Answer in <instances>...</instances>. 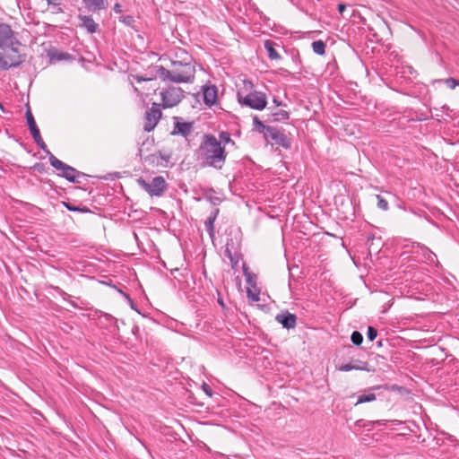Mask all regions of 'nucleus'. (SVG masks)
I'll list each match as a JSON object with an SVG mask.
<instances>
[{
  "label": "nucleus",
  "instance_id": "5701e85b",
  "mask_svg": "<svg viewBox=\"0 0 459 459\" xmlns=\"http://www.w3.org/2000/svg\"><path fill=\"white\" fill-rule=\"evenodd\" d=\"M270 116L272 117V119H270V121L273 122L285 121L290 118L289 112L283 109L273 111Z\"/></svg>",
  "mask_w": 459,
  "mask_h": 459
},
{
  "label": "nucleus",
  "instance_id": "f3484780",
  "mask_svg": "<svg viewBox=\"0 0 459 459\" xmlns=\"http://www.w3.org/2000/svg\"><path fill=\"white\" fill-rule=\"evenodd\" d=\"M82 3L85 8H87L88 11L92 13L104 10L108 6L107 0H82Z\"/></svg>",
  "mask_w": 459,
  "mask_h": 459
},
{
  "label": "nucleus",
  "instance_id": "dca6fc26",
  "mask_svg": "<svg viewBox=\"0 0 459 459\" xmlns=\"http://www.w3.org/2000/svg\"><path fill=\"white\" fill-rule=\"evenodd\" d=\"M48 56L49 57L50 63L55 64L60 61H68L72 60L73 57L70 54L59 51L56 48H51L48 52Z\"/></svg>",
  "mask_w": 459,
  "mask_h": 459
},
{
  "label": "nucleus",
  "instance_id": "09e8293b",
  "mask_svg": "<svg viewBox=\"0 0 459 459\" xmlns=\"http://www.w3.org/2000/svg\"><path fill=\"white\" fill-rule=\"evenodd\" d=\"M0 108H3V105L0 103Z\"/></svg>",
  "mask_w": 459,
  "mask_h": 459
},
{
  "label": "nucleus",
  "instance_id": "7c9ffc66",
  "mask_svg": "<svg viewBox=\"0 0 459 459\" xmlns=\"http://www.w3.org/2000/svg\"><path fill=\"white\" fill-rule=\"evenodd\" d=\"M351 341L354 345L359 346L363 342V335L359 331H354L351 333Z\"/></svg>",
  "mask_w": 459,
  "mask_h": 459
},
{
  "label": "nucleus",
  "instance_id": "c756f323",
  "mask_svg": "<svg viewBox=\"0 0 459 459\" xmlns=\"http://www.w3.org/2000/svg\"><path fill=\"white\" fill-rule=\"evenodd\" d=\"M376 198L377 200V207L382 211H387L389 209L388 202L382 195H377Z\"/></svg>",
  "mask_w": 459,
  "mask_h": 459
},
{
  "label": "nucleus",
  "instance_id": "39448f33",
  "mask_svg": "<svg viewBox=\"0 0 459 459\" xmlns=\"http://www.w3.org/2000/svg\"><path fill=\"white\" fill-rule=\"evenodd\" d=\"M137 183L151 196H161L168 186L165 179L161 176L153 178L151 182H147L145 179L140 178Z\"/></svg>",
  "mask_w": 459,
  "mask_h": 459
},
{
  "label": "nucleus",
  "instance_id": "a878e982",
  "mask_svg": "<svg viewBox=\"0 0 459 459\" xmlns=\"http://www.w3.org/2000/svg\"><path fill=\"white\" fill-rule=\"evenodd\" d=\"M325 43L321 39L312 42V49L314 53L319 56H323L325 53Z\"/></svg>",
  "mask_w": 459,
  "mask_h": 459
},
{
  "label": "nucleus",
  "instance_id": "7ed1b4c3",
  "mask_svg": "<svg viewBox=\"0 0 459 459\" xmlns=\"http://www.w3.org/2000/svg\"><path fill=\"white\" fill-rule=\"evenodd\" d=\"M253 126L255 130L263 134L267 143L277 144L284 149L290 148L291 142L284 131L264 125L257 116L253 117Z\"/></svg>",
  "mask_w": 459,
  "mask_h": 459
},
{
  "label": "nucleus",
  "instance_id": "a211bd4d",
  "mask_svg": "<svg viewBox=\"0 0 459 459\" xmlns=\"http://www.w3.org/2000/svg\"><path fill=\"white\" fill-rule=\"evenodd\" d=\"M79 19L82 22V26L85 28L89 33L97 31L99 25L94 22L91 16L80 15Z\"/></svg>",
  "mask_w": 459,
  "mask_h": 459
},
{
  "label": "nucleus",
  "instance_id": "6e6552de",
  "mask_svg": "<svg viewBox=\"0 0 459 459\" xmlns=\"http://www.w3.org/2000/svg\"><path fill=\"white\" fill-rule=\"evenodd\" d=\"M14 45H22L17 39V33L9 24L0 22V48L14 47Z\"/></svg>",
  "mask_w": 459,
  "mask_h": 459
},
{
  "label": "nucleus",
  "instance_id": "f03ea898",
  "mask_svg": "<svg viewBox=\"0 0 459 459\" xmlns=\"http://www.w3.org/2000/svg\"><path fill=\"white\" fill-rule=\"evenodd\" d=\"M237 99L240 106L255 110H263L267 105L266 94L255 90L249 80L243 81V87L238 91Z\"/></svg>",
  "mask_w": 459,
  "mask_h": 459
},
{
  "label": "nucleus",
  "instance_id": "393cba45",
  "mask_svg": "<svg viewBox=\"0 0 459 459\" xmlns=\"http://www.w3.org/2000/svg\"><path fill=\"white\" fill-rule=\"evenodd\" d=\"M420 250H421V255L426 261H428L430 264H434L436 262L437 255L429 248H428L427 247L421 246Z\"/></svg>",
  "mask_w": 459,
  "mask_h": 459
},
{
  "label": "nucleus",
  "instance_id": "b1692460",
  "mask_svg": "<svg viewBox=\"0 0 459 459\" xmlns=\"http://www.w3.org/2000/svg\"><path fill=\"white\" fill-rule=\"evenodd\" d=\"M49 163L52 167H54L57 170L63 171L68 165L58 160L56 156H54L50 151H48Z\"/></svg>",
  "mask_w": 459,
  "mask_h": 459
},
{
  "label": "nucleus",
  "instance_id": "f8f14e48",
  "mask_svg": "<svg viewBox=\"0 0 459 459\" xmlns=\"http://www.w3.org/2000/svg\"><path fill=\"white\" fill-rule=\"evenodd\" d=\"M275 320L286 329H293L297 325V316L289 311H283L275 316Z\"/></svg>",
  "mask_w": 459,
  "mask_h": 459
},
{
  "label": "nucleus",
  "instance_id": "de8ad7c7",
  "mask_svg": "<svg viewBox=\"0 0 459 459\" xmlns=\"http://www.w3.org/2000/svg\"><path fill=\"white\" fill-rule=\"evenodd\" d=\"M139 155H142V149H139Z\"/></svg>",
  "mask_w": 459,
  "mask_h": 459
},
{
  "label": "nucleus",
  "instance_id": "4c0bfd02",
  "mask_svg": "<svg viewBox=\"0 0 459 459\" xmlns=\"http://www.w3.org/2000/svg\"><path fill=\"white\" fill-rule=\"evenodd\" d=\"M346 9V5L344 4H338V11L341 14L343 13V12L345 11Z\"/></svg>",
  "mask_w": 459,
  "mask_h": 459
},
{
  "label": "nucleus",
  "instance_id": "1a4fd4ad",
  "mask_svg": "<svg viewBox=\"0 0 459 459\" xmlns=\"http://www.w3.org/2000/svg\"><path fill=\"white\" fill-rule=\"evenodd\" d=\"M160 105L158 103H152V108L146 111L145 113V123H144V131L151 132L152 131L157 124L159 123L161 117V110Z\"/></svg>",
  "mask_w": 459,
  "mask_h": 459
},
{
  "label": "nucleus",
  "instance_id": "c9c22d12",
  "mask_svg": "<svg viewBox=\"0 0 459 459\" xmlns=\"http://www.w3.org/2000/svg\"><path fill=\"white\" fill-rule=\"evenodd\" d=\"M203 390L208 396L212 395V391L211 387L205 383L203 385Z\"/></svg>",
  "mask_w": 459,
  "mask_h": 459
},
{
  "label": "nucleus",
  "instance_id": "423d86ee",
  "mask_svg": "<svg viewBox=\"0 0 459 459\" xmlns=\"http://www.w3.org/2000/svg\"><path fill=\"white\" fill-rule=\"evenodd\" d=\"M184 68V74H179L178 69H166L163 66H159L157 74L163 81L169 80L180 83L186 82L192 75V68L188 65H185Z\"/></svg>",
  "mask_w": 459,
  "mask_h": 459
},
{
  "label": "nucleus",
  "instance_id": "412c9836",
  "mask_svg": "<svg viewBox=\"0 0 459 459\" xmlns=\"http://www.w3.org/2000/svg\"><path fill=\"white\" fill-rule=\"evenodd\" d=\"M25 116H26L27 125L29 126V129L32 135V138L40 134L39 129L38 126L36 125L34 117H33L30 108L27 109Z\"/></svg>",
  "mask_w": 459,
  "mask_h": 459
},
{
  "label": "nucleus",
  "instance_id": "e433bc0d",
  "mask_svg": "<svg viewBox=\"0 0 459 459\" xmlns=\"http://www.w3.org/2000/svg\"><path fill=\"white\" fill-rule=\"evenodd\" d=\"M247 294H248V297L250 299H252V300H254V301H258L259 300L258 294H252L250 290H248Z\"/></svg>",
  "mask_w": 459,
  "mask_h": 459
},
{
  "label": "nucleus",
  "instance_id": "f257e3e1",
  "mask_svg": "<svg viewBox=\"0 0 459 459\" xmlns=\"http://www.w3.org/2000/svg\"><path fill=\"white\" fill-rule=\"evenodd\" d=\"M227 152L213 134H204L198 149V159L204 167L221 169L225 164Z\"/></svg>",
  "mask_w": 459,
  "mask_h": 459
},
{
  "label": "nucleus",
  "instance_id": "2eb2a0df",
  "mask_svg": "<svg viewBox=\"0 0 459 459\" xmlns=\"http://www.w3.org/2000/svg\"><path fill=\"white\" fill-rule=\"evenodd\" d=\"M61 177L65 178V179H67L69 182H72V183H79V178L81 177H85V174L81 172V171H78L76 169L71 167V166H67L63 171L62 173L60 174Z\"/></svg>",
  "mask_w": 459,
  "mask_h": 459
},
{
  "label": "nucleus",
  "instance_id": "2f4dec72",
  "mask_svg": "<svg viewBox=\"0 0 459 459\" xmlns=\"http://www.w3.org/2000/svg\"><path fill=\"white\" fill-rule=\"evenodd\" d=\"M119 22L129 27H134L135 20L132 15H123L119 18Z\"/></svg>",
  "mask_w": 459,
  "mask_h": 459
},
{
  "label": "nucleus",
  "instance_id": "c03bdc74",
  "mask_svg": "<svg viewBox=\"0 0 459 459\" xmlns=\"http://www.w3.org/2000/svg\"><path fill=\"white\" fill-rule=\"evenodd\" d=\"M218 302L222 307H225V304L221 299H219Z\"/></svg>",
  "mask_w": 459,
  "mask_h": 459
},
{
  "label": "nucleus",
  "instance_id": "58836bf2",
  "mask_svg": "<svg viewBox=\"0 0 459 459\" xmlns=\"http://www.w3.org/2000/svg\"><path fill=\"white\" fill-rule=\"evenodd\" d=\"M114 11H115L116 13H121V12H122V6H121V4H116L114 5Z\"/></svg>",
  "mask_w": 459,
  "mask_h": 459
},
{
  "label": "nucleus",
  "instance_id": "cd10ccee",
  "mask_svg": "<svg viewBox=\"0 0 459 459\" xmlns=\"http://www.w3.org/2000/svg\"><path fill=\"white\" fill-rule=\"evenodd\" d=\"M63 204L64 206L71 211V212H90L89 208L83 206V207H80V206H75L74 204H72L71 203H68V202H63Z\"/></svg>",
  "mask_w": 459,
  "mask_h": 459
},
{
  "label": "nucleus",
  "instance_id": "a18cd8bd",
  "mask_svg": "<svg viewBox=\"0 0 459 459\" xmlns=\"http://www.w3.org/2000/svg\"><path fill=\"white\" fill-rule=\"evenodd\" d=\"M243 270H244V273H246L247 268L244 265Z\"/></svg>",
  "mask_w": 459,
  "mask_h": 459
},
{
  "label": "nucleus",
  "instance_id": "72a5a7b5",
  "mask_svg": "<svg viewBox=\"0 0 459 459\" xmlns=\"http://www.w3.org/2000/svg\"><path fill=\"white\" fill-rule=\"evenodd\" d=\"M377 336V330L373 326H368L367 331V338L368 341H374Z\"/></svg>",
  "mask_w": 459,
  "mask_h": 459
},
{
  "label": "nucleus",
  "instance_id": "f704fd0d",
  "mask_svg": "<svg viewBox=\"0 0 459 459\" xmlns=\"http://www.w3.org/2000/svg\"><path fill=\"white\" fill-rule=\"evenodd\" d=\"M459 83V81H456L454 78H448L446 80V84L450 89H455Z\"/></svg>",
  "mask_w": 459,
  "mask_h": 459
},
{
  "label": "nucleus",
  "instance_id": "ea45409f",
  "mask_svg": "<svg viewBox=\"0 0 459 459\" xmlns=\"http://www.w3.org/2000/svg\"><path fill=\"white\" fill-rule=\"evenodd\" d=\"M151 79L149 78H144L143 76H136V81L137 82H146V81H150Z\"/></svg>",
  "mask_w": 459,
  "mask_h": 459
},
{
  "label": "nucleus",
  "instance_id": "0eeeda50",
  "mask_svg": "<svg viewBox=\"0 0 459 459\" xmlns=\"http://www.w3.org/2000/svg\"><path fill=\"white\" fill-rule=\"evenodd\" d=\"M162 108H168L177 106L184 98V91L180 87H169L160 91Z\"/></svg>",
  "mask_w": 459,
  "mask_h": 459
},
{
  "label": "nucleus",
  "instance_id": "aec40b11",
  "mask_svg": "<svg viewBox=\"0 0 459 459\" xmlns=\"http://www.w3.org/2000/svg\"><path fill=\"white\" fill-rule=\"evenodd\" d=\"M233 247V241L232 239L227 240L226 243V249H225V255L230 259L231 263L232 269H235L238 264V255L237 253H233L231 251V248Z\"/></svg>",
  "mask_w": 459,
  "mask_h": 459
},
{
  "label": "nucleus",
  "instance_id": "c85d7f7f",
  "mask_svg": "<svg viewBox=\"0 0 459 459\" xmlns=\"http://www.w3.org/2000/svg\"><path fill=\"white\" fill-rule=\"evenodd\" d=\"M218 142H220L221 145L223 146L229 143H234V142L231 140L230 134L226 131H222L220 133Z\"/></svg>",
  "mask_w": 459,
  "mask_h": 459
},
{
  "label": "nucleus",
  "instance_id": "79ce46f5",
  "mask_svg": "<svg viewBox=\"0 0 459 459\" xmlns=\"http://www.w3.org/2000/svg\"><path fill=\"white\" fill-rule=\"evenodd\" d=\"M49 4H59L60 0H46Z\"/></svg>",
  "mask_w": 459,
  "mask_h": 459
},
{
  "label": "nucleus",
  "instance_id": "473e14b6",
  "mask_svg": "<svg viewBox=\"0 0 459 459\" xmlns=\"http://www.w3.org/2000/svg\"><path fill=\"white\" fill-rule=\"evenodd\" d=\"M34 142L36 143V144L42 150L44 151L47 154H48V151H49L48 149V146L47 144L45 143V142L43 141L42 137L40 134H39L38 136H35L33 138Z\"/></svg>",
  "mask_w": 459,
  "mask_h": 459
},
{
  "label": "nucleus",
  "instance_id": "4468645a",
  "mask_svg": "<svg viewBox=\"0 0 459 459\" xmlns=\"http://www.w3.org/2000/svg\"><path fill=\"white\" fill-rule=\"evenodd\" d=\"M338 370L347 372L351 370H362L369 371L368 363L359 359L353 360L347 364H342L338 367Z\"/></svg>",
  "mask_w": 459,
  "mask_h": 459
},
{
  "label": "nucleus",
  "instance_id": "a19ab883",
  "mask_svg": "<svg viewBox=\"0 0 459 459\" xmlns=\"http://www.w3.org/2000/svg\"><path fill=\"white\" fill-rule=\"evenodd\" d=\"M180 50H181V49H178V51H176V53H175V56H176V57L178 58L177 60H183V56H183L182 54H179V51H180Z\"/></svg>",
  "mask_w": 459,
  "mask_h": 459
},
{
  "label": "nucleus",
  "instance_id": "4be33fe9",
  "mask_svg": "<svg viewBox=\"0 0 459 459\" xmlns=\"http://www.w3.org/2000/svg\"><path fill=\"white\" fill-rule=\"evenodd\" d=\"M264 48L267 51L268 57L271 60H279L281 59V56L275 49V43L272 40L264 41Z\"/></svg>",
  "mask_w": 459,
  "mask_h": 459
},
{
  "label": "nucleus",
  "instance_id": "9d476101",
  "mask_svg": "<svg viewBox=\"0 0 459 459\" xmlns=\"http://www.w3.org/2000/svg\"><path fill=\"white\" fill-rule=\"evenodd\" d=\"M179 54L184 56L183 60H171V68L178 69V73L179 74H184L183 71H185V64L186 65H188L192 68V75L185 82H191L195 78V68L192 63L193 57L185 50H180Z\"/></svg>",
  "mask_w": 459,
  "mask_h": 459
},
{
  "label": "nucleus",
  "instance_id": "ddd939ff",
  "mask_svg": "<svg viewBox=\"0 0 459 459\" xmlns=\"http://www.w3.org/2000/svg\"><path fill=\"white\" fill-rule=\"evenodd\" d=\"M175 124L172 131L173 135L180 134L184 137H187L193 131V123L190 122H180L179 118L175 117Z\"/></svg>",
  "mask_w": 459,
  "mask_h": 459
},
{
  "label": "nucleus",
  "instance_id": "9b49d317",
  "mask_svg": "<svg viewBox=\"0 0 459 459\" xmlns=\"http://www.w3.org/2000/svg\"><path fill=\"white\" fill-rule=\"evenodd\" d=\"M204 102L212 107L218 102V89L215 85H204L202 87Z\"/></svg>",
  "mask_w": 459,
  "mask_h": 459
},
{
  "label": "nucleus",
  "instance_id": "6ab92c4d",
  "mask_svg": "<svg viewBox=\"0 0 459 459\" xmlns=\"http://www.w3.org/2000/svg\"><path fill=\"white\" fill-rule=\"evenodd\" d=\"M219 212H220V210L218 208H215L211 212V214L209 215V217L206 219V221L204 222L205 230L208 232V234L210 235V237H212V238L214 236V222L217 219Z\"/></svg>",
  "mask_w": 459,
  "mask_h": 459
},
{
  "label": "nucleus",
  "instance_id": "bb28decb",
  "mask_svg": "<svg viewBox=\"0 0 459 459\" xmlns=\"http://www.w3.org/2000/svg\"><path fill=\"white\" fill-rule=\"evenodd\" d=\"M377 399V396L374 393H368V394H362L358 395L357 402L355 403V405L364 403H370Z\"/></svg>",
  "mask_w": 459,
  "mask_h": 459
},
{
  "label": "nucleus",
  "instance_id": "37998d69",
  "mask_svg": "<svg viewBox=\"0 0 459 459\" xmlns=\"http://www.w3.org/2000/svg\"><path fill=\"white\" fill-rule=\"evenodd\" d=\"M273 103H274L277 107H279V106H281V101H278V100H277V99H273Z\"/></svg>",
  "mask_w": 459,
  "mask_h": 459
},
{
  "label": "nucleus",
  "instance_id": "49530a36",
  "mask_svg": "<svg viewBox=\"0 0 459 459\" xmlns=\"http://www.w3.org/2000/svg\"><path fill=\"white\" fill-rule=\"evenodd\" d=\"M216 201H219V198H215V201H212V203L215 204Z\"/></svg>",
  "mask_w": 459,
  "mask_h": 459
},
{
  "label": "nucleus",
  "instance_id": "20e7f679",
  "mask_svg": "<svg viewBox=\"0 0 459 459\" xmlns=\"http://www.w3.org/2000/svg\"><path fill=\"white\" fill-rule=\"evenodd\" d=\"M21 45H14V47H6L1 48L0 52V70L6 71L13 67H18L24 61L22 56L20 54Z\"/></svg>",
  "mask_w": 459,
  "mask_h": 459
}]
</instances>
